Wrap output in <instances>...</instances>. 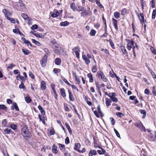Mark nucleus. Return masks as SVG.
<instances>
[{
	"label": "nucleus",
	"mask_w": 156,
	"mask_h": 156,
	"mask_svg": "<svg viewBox=\"0 0 156 156\" xmlns=\"http://www.w3.org/2000/svg\"><path fill=\"white\" fill-rule=\"evenodd\" d=\"M21 130L22 134L24 136L25 139H27V138L30 137L31 134L28 130L27 127L26 126H24L22 129Z\"/></svg>",
	"instance_id": "1"
},
{
	"label": "nucleus",
	"mask_w": 156,
	"mask_h": 156,
	"mask_svg": "<svg viewBox=\"0 0 156 156\" xmlns=\"http://www.w3.org/2000/svg\"><path fill=\"white\" fill-rule=\"evenodd\" d=\"M15 7L16 9L20 10H23L25 9V5L22 0H19L18 2L15 3Z\"/></svg>",
	"instance_id": "2"
},
{
	"label": "nucleus",
	"mask_w": 156,
	"mask_h": 156,
	"mask_svg": "<svg viewBox=\"0 0 156 156\" xmlns=\"http://www.w3.org/2000/svg\"><path fill=\"white\" fill-rule=\"evenodd\" d=\"M80 9H78L76 8V10L79 11H82L81 13V16H85L88 14V12L87 11L86 9L83 7H80Z\"/></svg>",
	"instance_id": "3"
},
{
	"label": "nucleus",
	"mask_w": 156,
	"mask_h": 156,
	"mask_svg": "<svg viewBox=\"0 0 156 156\" xmlns=\"http://www.w3.org/2000/svg\"><path fill=\"white\" fill-rule=\"evenodd\" d=\"M97 75L99 78L101 77L104 81L105 82L107 81V79L105 77V75L101 71H98L97 73Z\"/></svg>",
	"instance_id": "4"
},
{
	"label": "nucleus",
	"mask_w": 156,
	"mask_h": 156,
	"mask_svg": "<svg viewBox=\"0 0 156 156\" xmlns=\"http://www.w3.org/2000/svg\"><path fill=\"white\" fill-rule=\"evenodd\" d=\"M116 94L115 93H109L108 96L110 98L111 100L114 102H116L118 101V99L115 97Z\"/></svg>",
	"instance_id": "5"
},
{
	"label": "nucleus",
	"mask_w": 156,
	"mask_h": 156,
	"mask_svg": "<svg viewBox=\"0 0 156 156\" xmlns=\"http://www.w3.org/2000/svg\"><path fill=\"white\" fill-rule=\"evenodd\" d=\"M47 56L46 55H45L44 56L41 60L40 62L42 67H44L46 66L47 61Z\"/></svg>",
	"instance_id": "6"
},
{
	"label": "nucleus",
	"mask_w": 156,
	"mask_h": 156,
	"mask_svg": "<svg viewBox=\"0 0 156 156\" xmlns=\"http://www.w3.org/2000/svg\"><path fill=\"white\" fill-rule=\"evenodd\" d=\"M73 52H74L76 55V57L77 58H79L80 57L79 52L80 50L79 47L78 46H76L74 47L72 49Z\"/></svg>",
	"instance_id": "7"
},
{
	"label": "nucleus",
	"mask_w": 156,
	"mask_h": 156,
	"mask_svg": "<svg viewBox=\"0 0 156 156\" xmlns=\"http://www.w3.org/2000/svg\"><path fill=\"white\" fill-rule=\"evenodd\" d=\"M62 51V50L61 47L55 46V53L60 55L61 54Z\"/></svg>",
	"instance_id": "8"
},
{
	"label": "nucleus",
	"mask_w": 156,
	"mask_h": 156,
	"mask_svg": "<svg viewBox=\"0 0 156 156\" xmlns=\"http://www.w3.org/2000/svg\"><path fill=\"white\" fill-rule=\"evenodd\" d=\"M112 20L114 26L115 30H117L118 29L117 25V21L114 18H112Z\"/></svg>",
	"instance_id": "9"
},
{
	"label": "nucleus",
	"mask_w": 156,
	"mask_h": 156,
	"mask_svg": "<svg viewBox=\"0 0 156 156\" xmlns=\"http://www.w3.org/2000/svg\"><path fill=\"white\" fill-rule=\"evenodd\" d=\"M98 147L100 148L101 150H98L97 152L99 154H105V151L104 149L101 147L99 146H98Z\"/></svg>",
	"instance_id": "10"
},
{
	"label": "nucleus",
	"mask_w": 156,
	"mask_h": 156,
	"mask_svg": "<svg viewBox=\"0 0 156 156\" xmlns=\"http://www.w3.org/2000/svg\"><path fill=\"white\" fill-rule=\"evenodd\" d=\"M81 147V145L80 143H75V146L74 147V149L77 151L78 152L80 151V150L79 148Z\"/></svg>",
	"instance_id": "11"
},
{
	"label": "nucleus",
	"mask_w": 156,
	"mask_h": 156,
	"mask_svg": "<svg viewBox=\"0 0 156 156\" xmlns=\"http://www.w3.org/2000/svg\"><path fill=\"white\" fill-rule=\"evenodd\" d=\"M5 17L7 18V19L9 21L13 23H16V21L15 20L14 18H11L10 17H9L7 14H5Z\"/></svg>",
	"instance_id": "12"
},
{
	"label": "nucleus",
	"mask_w": 156,
	"mask_h": 156,
	"mask_svg": "<svg viewBox=\"0 0 156 156\" xmlns=\"http://www.w3.org/2000/svg\"><path fill=\"white\" fill-rule=\"evenodd\" d=\"M57 147L55 144H54L52 147V152L54 154H56L58 152L57 150Z\"/></svg>",
	"instance_id": "13"
},
{
	"label": "nucleus",
	"mask_w": 156,
	"mask_h": 156,
	"mask_svg": "<svg viewBox=\"0 0 156 156\" xmlns=\"http://www.w3.org/2000/svg\"><path fill=\"white\" fill-rule=\"evenodd\" d=\"M82 58L87 64L88 65L90 62V60L87 58L85 55H82Z\"/></svg>",
	"instance_id": "14"
},
{
	"label": "nucleus",
	"mask_w": 156,
	"mask_h": 156,
	"mask_svg": "<svg viewBox=\"0 0 156 156\" xmlns=\"http://www.w3.org/2000/svg\"><path fill=\"white\" fill-rule=\"evenodd\" d=\"M41 88L42 90H45L46 88V83L44 81H42L41 82Z\"/></svg>",
	"instance_id": "15"
},
{
	"label": "nucleus",
	"mask_w": 156,
	"mask_h": 156,
	"mask_svg": "<svg viewBox=\"0 0 156 156\" xmlns=\"http://www.w3.org/2000/svg\"><path fill=\"white\" fill-rule=\"evenodd\" d=\"M60 91L61 94L63 98H65L66 96V95L65 93V89L64 88H61L60 89Z\"/></svg>",
	"instance_id": "16"
},
{
	"label": "nucleus",
	"mask_w": 156,
	"mask_h": 156,
	"mask_svg": "<svg viewBox=\"0 0 156 156\" xmlns=\"http://www.w3.org/2000/svg\"><path fill=\"white\" fill-rule=\"evenodd\" d=\"M19 78H20L22 81H24L26 80L23 76H21L20 74H18L16 76V79L17 80H18Z\"/></svg>",
	"instance_id": "17"
},
{
	"label": "nucleus",
	"mask_w": 156,
	"mask_h": 156,
	"mask_svg": "<svg viewBox=\"0 0 156 156\" xmlns=\"http://www.w3.org/2000/svg\"><path fill=\"white\" fill-rule=\"evenodd\" d=\"M68 91L70 100L72 101H73L74 99L72 93L70 92L69 90H68Z\"/></svg>",
	"instance_id": "18"
},
{
	"label": "nucleus",
	"mask_w": 156,
	"mask_h": 156,
	"mask_svg": "<svg viewBox=\"0 0 156 156\" xmlns=\"http://www.w3.org/2000/svg\"><path fill=\"white\" fill-rule=\"evenodd\" d=\"M97 154L95 150H91L89 153V156H92L93 155H96Z\"/></svg>",
	"instance_id": "19"
},
{
	"label": "nucleus",
	"mask_w": 156,
	"mask_h": 156,
	"mask_svg": "<svg viewBox=\"0 0 156 156\" xmlns=\"http://www.w3.org/2000/svg\"><path fill=\"white\" fill-rule=\"evenodd\" d=\"M140 15L141 17V19L140 17H139L141 23L143 25V23H144V14L143 13H141L140 14Z\"/></svg>",
	"instance_id": "20"
},
{
	"label": "nucleus",
	"mask_w": 156,
	"mask_h": 156,
	"mask_svg": "<svg viewBox=\"0 0 156 156\" xmlns=\"http://www.w3.org/2000/svg\"><path fill=\"white\" fill-rule=\"evenodd\" d=\"M38 108L40 111L41 114L42 115H44L45 114V112L42 107L40 105H39L38 106Z\"/></svg>",
	"instance_id": "21"
},
{
	"label": "nucleus",
	"mask_w": 156,
	"mask_h": 156,
	"mask_svg": "<svg viewBox=\"0 0 156 156\" xmlns=\"http://www.w3.org/2000/svg\"><path fill=\"white\" fill-rule=\"evenodd\" d=\"M65 125L67 129L69 131V132L70 134L71 135L72 133V131L71 130V128L70 127L68 123L67 122H66L65 123Z\"/></svg>",
	"instance_id": "22"
},
{
	"label": "nucleus",
	"mask_w": 156,
	"mask_h": 156,
	"mask_svg": "<svg viewBox=\"0 0 156 156\" xmlns=\"http://www.w3.org/2000/svg\"><path fill=\"white\" fill-rule=\"evenodd\" d=\"M21 16L25 20H30V18L25 13H22Z\"/></svg>",
	"instance_id": "23"
},
{
	"label": "nucleus",
	"mask_w": 156,
	"mask_h": 156,
	"mask_svg": "<svg viewBox=\"0 0 156 156\" xmlns=\"http://www.w3.org/2000/svg\"><path fill=\"white\" fill-rule=\"evenodd\" d=\"M61 60L58 58H57L55 60V63L57 65H59L61 64Z\"/></svg>",
	"instance_id": "24"
},
{
	"label": "nucleus",
	"mask_w": 156,
	"mask_h": 156,
	"mask_svg": "<svg viewBox=\"0 0 156 156\" xmlns=\"http://www.w3.org/2000/svg\"><path fill=\"white\" fill-rule=\"evenodd\" d=\"M105 100L106 101V105L107 106H108L109 105H110V103L112 102L111 100L107 98H105Z\"/></svg>",
	"instance_id": "25"
},
{
	"label": "nucleus",
	"mask_w": 156,
	"mask_h": 156,
	"mask_svg": "<svg viewBox=\"0 0 156 156\" xmlns=\"http://www.w3.org/2000/svg\"><path fill=\"white\" fill-rule=\"evenodd\" d=\"M121 49V51L125 55H127V52L126 50V49L125 47L124 46H122L120 47Z\"/></svg>",
	"instance_id": "26"
},
{
	"label": "nucleus",
	"mask_w": 156,
	"mask_h": 156,
	"mask_svg": "<svg viewBox=\"0 0 156 156\" xmlns=\"http://www.w3.org/2000/svg\"><path fill=\"white\" fill-rule=\"evenodd\" d=\"M87 76L89 78V82H92L93 81V77L92 75L90 73H89L87 74Z\"/></svg>",
	"instance_id": "27"
},
{
	"label": "nucleus",
	"mask_w": 156,
	"mask_h": 156,
	"mask_svg": "<svg viewBox=\"0 0 156 156\" xmlns=\"http://www.w3.org/2000/svg\"><path fill=\"white\" fill-rule=\"evenodd\" d=\"M21 40L24 41V43L26 44L27 46L29 45V44H30V42L28 40H27L26 39L23 37L21 38Z\"/></svg>",
	"instance_id": "28"
},
{
	"label": "nucleus",
	"mask_w": 156,
	"mask_h": 156,
	"mask_svg": "<svg viewBox=\"0 0 156 156\" xmlns=\"http://www.w3.org/2000/svg\"><path fill=\"white\" fill-rule=\"evenodd\" d=\"M114 16L116 19H118L120 17V13L119 12H116L114 13Z\"/></svg>",
	"instance_id": "29"
},
{
	"label": "nucleus",
	"mask_w": 156,
	"mask_h": 156,
	"mask_svg": "<svg viewBox=\"0 0 156 156\" xmlns=\"http://www.w3.org/2000/svg\"><path fill=\"white\" fill-rule=\"evenodd\" d=\"M31 40L32 42L37 45L39 46H41V44L38 41H36L35 39H31Z\"/></svg>",
	"instance_id": "30"
},
{
	"label": "nucleus",
	"mask_w": 156,
	"mask_h": 156,
	"mask_svg": "<svg viewBox=\"0 0 156 156\" xmlns=\"http://www.w3.org/2000/svg\"><path fill=\"white\" fill-rule=\"evenodd\" d=\"M22 50L24 54L25 55H28L30 53V51L28 50L23 48H22Z\"/></svg>",
	"instance_id": "31"
},
{
	"label": "nucleus",
	"mask_w": 156,
	"mask_h": 156,
	"mask_svg": "<svg viewBox=\"0 0 156 156\" xmlns=\"http://www.w3.org/2000/svg\"><path fill=\"white\" fill-rule=\"evenodd\" d=\"M69 23L67 21H65L64 22H61L60 25L62 26H66L69 25Z\"/></svg>",
	"instance_id": "32"
},
{
	"label": "nucleus",
	"mask_w": 156,
	"mask_h": 156,
	"mask_svg": "<svg viewBox=\"0 0 156 156\" xmlns=\"http://www.w3.org/2000/svg\"><path fill=\"white\" fill-rule=\"evenodd\" d=\"M64 106L66 111H69L70 109L68 106V105L66 103H64Z\"/></svg>",
	"instance_id": "33"
},
{
	"label": "nucleus",
	"mask_w": 156,
	"mask_h": 156,
	"mask_svg": "<svg viewBox=\"0 0 156 156\" xmlns=\"http://www.w3.org/2000/svg\"><path fill=\"white\" fill-rule=\"evenodd\" d=\"M71 8L74 11H75V4L74 3L71 4L70 6Z\"/></svg>",
	"instance_id": "34"
},
{
	"label": "nucleus",
	"mask_w": 156,
	"mask_h": 156,
	"mask_svg": "<svg viewBox=\"0 0 156 156\" xmlns=\"http://www.w3.org/2000/svg\"><path fill=\"white\" fill-rule=\"evenodd\" d=\"M93 139L94 140V146L95 148L98 147V145L97 144V141L96 140V139L95 137H94L93 138Z\"/></svg>",
	"instance_id": "35"
},
{
	"label": "nucleus",
	"mask_w": 156,
	"mask_h": 156,
	"mask_svg": "<svg viewBox=\"0 0 156 156\" xmlns=\"http://www.w3.org/2000/svg\"><path fill=\"white\" fill-rule=\"evenodd\" d=\"M156 14V10L154 9L153 10L152 13V18L153 19H155V17Z\"/></svg>",
	"instance_id": "36"
},
{
	"label": "nucleus",
	"mask_w": 156,
	"mask_h": 156,
	"mask_svg": "<svg viewBox=\"0 0 156 156\" xmlns=\"http://www.w3.org/2000/svg\"><path fill=\"white\" fill-rule=\"evenodd\" d=\"M97 110L98 112L100 114L101 117H103L104 116L103 114H102L100 106L99 105L97 107Z\"/></svg>",
	"instance_id": "37"
},
{
	"label": "nucleus",
	"mask_w": 156,
	"mask_h": 156,
	"mask_svg": "<svg viewBox=\"0 0 156 156\" xmlns=\"http://www.w3.org/2000/svg\"><path fill=\"white\" fill-rule=\"evenodd\" d=\"M96 33V31L95 30H91L90 33V35L91 36H95Z\"/></svg>",
	"instance_id": "38"
},
{
	"label": "nucleus",
	"mask_w": 156,
	"mask_h": 156,
	"mask_svg": "<svg viewBox=\"0 0 156 156\" xmlns=\"http://www.w3.org/2000/svg\"><path fill=\"white\" fill-rule=\"evenodd\" d=\"M13 106L14 107L15 109L17 111H18L19 110V108L17 105L16 103L14 102L13 104Z\"/></svg>",
	"instance_id": "39"
},
{
	"label": "nucleus",
	"mask_w": 156,
	"mask_h": 156,
	"mask_svg": "<svg viewBox=\"0 0 156 156\" xmlns=\"http://www.w3.org/2000/svg\"><path fill=\"white\" fill-rule=\"evenodd\" d=\"M4 131L5 133L8 134H9L12 131L8 128H6L4 129Z\"/></svg>",
	"instance_id": "40"
},
{
	"label": "nucleus",
	"mask_w": 156,
	"mask_h": 156,
	"mask_svg": "<svg viewBox=\"0 0 156 156\" xmlns=\"http://www.w3.org/2000/svg\"><path fill=\"white\" fill-rule=\"evenodd\" d=\"M59 15V13L58 12H54L51 14V16L52 17H56Z\"/></svg>",
	"instance_id": "41"
},
{
	"label": "nucleus",
	"mask_w": 156,
	"mask_h": 156,
	"mask_svg": "<svg viewBox=\"0 0 156 156\" xmlns=\"http://www.w3.org/2000/svg\"><path fill=\"white\" fill-rule=\"evenodd\" d=\"M17 126L16 125L12 124L10 126V127L14 130L17 129Z\"/></svg>",
	"instance_id": "42"
},
{
	"label": "nucleus",
	"mask_w": 156,
	"mask_h": 156,
	"mask_svg": "<svg viewBox=\"0 0 156 156\" xmlns=\"http://www.w3.org/2000/svg\"><path fill=\"white\" fill-rule=\"evenodd\" d=\"M109 42L110 45L111 46L112 48L113 49L115 48V46L113 42L112 41V40L111 39H110L109 40Z\"/></svg>",
	"instance_id": "43"
},
{
	"label": "nucleus",
	"mask_w": 156,
	"mask_h": 156,
	"mask_svg": "<svg viewBox=\"0 0 156 156\" xmlns=\"http://www.w3.org/2000/svg\"><path fill=\"white\" fill-rule=\"evenodd\" d=\"M135 125L136 126L139 128H141V126H143V124L141 122L139 123H136L135 124Z\"/></svg>",
	"instance_id": "44"
},
{
	"label": "nucleus",
	"mask_w": 156,
	"mask_h": 156,
	"mask_svg": "<svg viewBox=\"0 0 156 156\" xmlns=\"http://www.w3.org/2000/svg\"><path fill=\"white\" fill-rule=\"evenodd\" d=\"M25 100L27 103H29L31 101V99L29 97H26L25 98Z\"/></svg>",
	"instance_id": "45"
},
{
	"label": "nucleus",
	"mask_w": 156,
	"mask_h": 156,
	"mask_svg": "<svg viewBox=\"0 0 156 156\" xmlns=\"http://www.w3.org/2000/svg\"><path fill=\"white\" fill-rule=\"evenodd\" d=\"M19 88L20 89L22 88L24 90L25 89V87L24 86V83L21 82L20 83V84L19 85Z\"/></svg>",
	"instance_id": "46"
},
{
	"label": "nucleus",
	"mask_w": 156,
	"mask_h": 156,
	"mask_svg": "<svg viewBox=\"0 0 156 156\" xmlns=\"http://www.w3.org/2000/svg\"><path fill=\"white\" fill-rule=\"evenodd\" d=\"M97 71V68L96 66H93L92 69V71L94 73H96Z\"/></svg>",
	"instance_id": "47"
},
{
	"label": "nucleus",
	"mask_w": 156,
	"mask_h": 156,
	"mask_svg": "<svg viewBox=\"0 0 156 156\" xmlns=\"http://www.w3.org/2000/svg\"><path fill=\"white\" fill-rule=\"evenodd\" d=\"M151 74L153 77V78H156V75L154 73L152 70H149Z\"/></svg>",
	"instance_id": "48"
},
{
	"label": "nucleus",
	"mask_w": 156,
	"mask_h": 156,
	"mask_svg": "<svg viewBox=\"0 0 156 156\" xmlns=\"http://www.w3.org/2000/svg\"><path fill=\"white\" fill-rule=\"evenodd\" d=\"M7 108L4 105H0V110H4Z\"/></svg>",
	"instance_id": "49"
},
{
	"label": "nucleus",
	"mask_w": 156,
	"mask_h": 156,
	"mask_svg": "<svg viewBox=\"0 0 156 156\" xmlns=\"http://www.w3.org/2000/svg\"><path fill=\"white\" fill-rule=\"evenodd\" d=\"M126 13V9H123L121 12V14L122 15H125Z\"/></svg>",
	"instance_id": "50"
},
{
	"label": "nucleus",
	"mask_w": 156,
	"mask_h": 156,
	"mask_svg": "<svg viewBox=\"0 0 156 156\" xmlns=\"http://www.w3.org/2000/svg\"><path fill=\"white\" fill-rule=\"evenodd\" d=\"M29 76L32 79H34L35 78V76L34 74L31 72L30 71L29 73Z\"/></svg>",
	"instance_id": "51"
},
{
	"label": "nucleus",
	"mask_w": 156,
	"mask_h": 156,
	"mask_svg": "<svg viewBox=\"0 0 156 156\" xmlns=\"http://www.w3.org/2000/svg\"><path fill=\"white\" fill-rule=\"evenodd\" d=\"M58 145L61 150H63L64 149L65 146L64 145H62L60 144H59Z\"/></svg>",
	"instance_id": "52"
},
{
	"label": "nucleus",
	"mask_w": 156,
	"mask_h": 156,
	"mask_svg": "<svg viewBox=\"0 0 156 156\" xmlns=\"http://www.w3.org/2000/svg\"><path fill=\"white\" fill-rule=\"evenodd\" d=\"M38 26L36 24H34L32 26L31 28L32 30H35L38 28Z\"/></svg>",
	"instance_id": "53"
},
{
	"label": "nucleus",
	"mask_w": 156,
	"mask_h": 156,
	"mask_svg": "<svg viewBox=\"0 0 156 156\" xmlns=\"http://www.w3.org/2000/svg\"><path fill=\"white\" fill-rule=\"evenodd\" d=\"M13 73L15 75L20 74V73L18 69H15L13 71Z\"/></svg>",
	"instance_id": "54"
},
{
	"label": "nucleus",
	"mask_w": 156,
	"mask_h": 156,
	"mask_svg": "<svg viewBox=\"0 0 156 156\" xmlns=\"http://www.w3.org/2000/svg\"><path fill=\"white\" fill-rule=\"evenodd\" d=\"M151 50L152 53L155 55H156V50L154 49V48L151 47Z\"/></svg>",
	"instance_id": "55"
},
{
	"label": "nucleus",
	"mask_w": 156,
	"mask_h": 156,
	"mask_svg": "<svg viewBox=\"0 0 156 156\" xmlns=\"http://www.w3.org/2000/svg\"><path fill=\"white\" fill-rule=\"evenodd\" d=\"M114 130L117 136L118 137H120V135L118 131L115 129H114Z\"/></svg>",
	"instance_id": "56"
},
{
	"label": "nucleus",
	"mask_w": 156,
	"mask_h": 156,
	"mask_svg": "<svg viewBox=\"0 0 156 156\" xmlns=\"http://www.w3.org/2000/svg\"><path fill=\"white\" fill-rule=\"evenodd\" d=\"M75 80L78 84H79L80 83V78L77 77L76 76H75Z\"/></svg>",
	"instance_id": "57"
},
{
	"label": "nucleus",
	"mask_w": 156,
	"mask_h": 156,
	"mask_svg": "<svg viewBox=\"0 0 156 156\" xmlns=\"http://www.w3.org/2000/svg\"><path fill=\"white\" fill-rule=\"evenodd\" d=\"M96 4L98 6H99L100 8H103L104 7L101 4L99 1H97Z\"/></svg>",
	"instance_id": "58"
},
{
	"label": "nucleus",
	"mask_w": 156,
	"mask_h": 156,
	"mask_svg": "<svg viewBox=\"0 0 156 156\" xmlns=\"http://www.w3.org/2000/svg\"><path fill=\"white\" fill-rule=\"evenodd\" d=\"M16 65L13 63H12L10 64V66H9L7 67V68L12 69L13 67L15 66Z\"/></svg>",
	"instance_id": "59"
},
{
	"label": "nucleus",
	"mask_w": 156,
	"mask_h": 156,
	"mask_svg": "<svg viewBox=\"0 0 156 156\" xmlns=\"http://www.w3.org/2000/svg\"><path fill=\"white\" fill-rule=\"evenodd\" d=\"M60 71L61 70L58 69H57V68H54L53 69V71L55 73H57L58 72V71Z\"/></svg>",
	"instance_id": "60"
},
{
	"label": "nucleus",
	"mask_w": 156,
	"mask_h": 156,
	"mask_svg": "<svg viewBox=\"0 0 156 156\" xmlns=\"http://www.w3.org/2000/svg\"><path fill=\"white\" fill-rule=\"evenodd\" d=\"M116 115L119 117H121L122 115H123L121 112H118L116 113Z\"/></svg>",
	"instance_id": "61"
},
{
	"label": "nucleus",
	"mask_w": 156,
	"mask_h": 156,
	"mask_svg": "<svg viewBox=\"0 0 156 156\" xmlns=\"http://www.w3.org/2000/svg\"><path fill=\"white\" fill-rule=\"evenodd\" d=\"M132 48V46L130 45V44L128 43L127 44V48L129 50H130Z\"/></svg>",
	"instance_id": "62"
},
{
	"label": "nucleus",
	"mask_w": 156,
	"mask_h": 156,
	"mask_svg": "<svg viewBox=\"0 0 156 156\" xmlns=\"http://www.w3.org/2000/svg\"><path fill=\"white\" fill-rule=\"evenodd\" d=\"M65 143L66 144H68L69 143V140L68 137H66L65 140Z\"/></svg>",
	"instance_id": "63"
},
{
	"label": "nucleus",
	"mask_w": 156,
	"mask_h": 156,
	"mask_svg": "<svg viewBox=\"0 0 156 156\" xmlns=\"http://www.w3.org/2000/svg\"><path fill=\"white\" fill-rule=\"evenodd\" d=\"M110 119L111 120V122H112V125H114L115 124V121L114 119L112 117L110 118Z\"/></svg>",
	"instance_id": "64"
}]
</instances>
